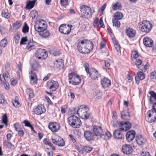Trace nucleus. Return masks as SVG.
Segmentation results:
<instances>
[{"label":"nucleus","mask_w":156,"mask_h":156,"mask_svg":"<svg viewBox=\"0 0 156 156\" xmlns=\"http://www.w3.org/2000/svg\"><path fill=\"white\" fill-rule=\"evenodd\" d=\"M83 151L87 153H90L93 149V148L90 146H83Z\"/></svg>","instance_id":"nucleus-46"},{"label":"nucleus","mask_w":156,"mask_h":156,"mask_svg":"<svg viewBox=\"0 0 156 156\" xmlns=\"http://www.w3.org/2000/svg\"><path fill=\"white\" fill-rule=\"evenodd\" d=\"M36 1L37 0H34L32 1H29L27 3L26 8L27 9H30L33 8Z\"/></svg>","instance_id":"nucleus-28"},{"label":"nucleus","mask_w":156,"mask_h":156,"mask_svg":"<svg viewBox=\"0 0 156 156\" xmlns=\"http://www.w3.org/2000/svg\"><path fill=\"white\" fill-rule=\"evenodd\" d=\"M122 150L123 153L126 154H130L133 151L132 146L128 144L123 145L122 146Z\"/></svg>","instance_id":"nucleus-14"},{"label":"nucleus","mask_w":156,"mask_h":156,"mask_svg":"<svg viewBox=\"0 0 156 156\" xmlns=\"http://www.w3.org/2000/svg\"><path fill=\"white\" fill-rule=\"evenodd\" d=\"M136 141L139 145H141L145 143L146 140L141 135H139L136 136Z\"/></svg>","instance_id":"nucleus-23"},{"label":"nucleus","mask_w":156,"mask_h":156,"mask_svg":"<svg viewBox=\"0 0 156 156\" xmlns=\"http://www.w3.org/2000/svg\"><path fill=\"white\" fill-rule=\"evenodd\" d=\"M141 156H151L149 152L142 151L140 154Z\"/></svg>","instance_id":"nucleus-64"},{"label":"nucleus","mask_w":156,"mask_h":156,"mask_svg":"<svg viewBox=\"0 0 156 156\" xmlns=\"http://www.w3.org/2000/svg\"><path fill=\"white\" fill-rule=\"evenodd\" d=\"M111 134L110 132L109 131H107L105 132V135L104 136H105L104 139L105 140H107L110 139L111 137Z\"/></svg>","instance_id":"nucleus-51"},{"label":"nucleus","mask_w":156,"mask_h":156,"mask_svg":"<svg viewBox=\"0 0 156 156\" xmlns=\"http://www.w3.org/2000/svg\"><path fill=\"white\" fill-rule=\"evenodd\" d=\"M50 33L48 30L45 29L39 33L40 35L42 37L46 38L50 35Z\"/></svg>","instance_id":"nucleus-33"},{"label":"nucleus","mask_w":156,"mask_h":156,"mask_svg":"<svg viewBox=\"0 0 156 156\" xmlns=\"http://www.w3.org/2000/svg\"><path fill=\"white\" fill-rule=\"evenodd\" d=\"M35 55L38 59H43L47 57L48 53L45 50L40 48L36 51Z\"/></svg>","instance_id":"nucleus-11"},{"label":"nucleus","mask_w":156,"mask_h":156,"mask_svg":"<svg viewBox=\"0 0 156 156\" xmlns=\"http://www.w3.org/2000/svg\"><path fill=\"white\" fill-rule=\"evenodd\" d=\"M133 58L136 59L139 56L138 52L136 51H134L133 52Z\"/></svg>","instance_id":"nucleus-63"},{"label":"nucleus","mask_w":156,"mask_h":156,"mask_svg":"<svg viewBox=\"0 0 156 156\" xmlns=\"http://www.w3.org/2000/svg\"><path fill=\"white\" fill-rule=\"evenodd\" d=\"M84 136L87 140L90 141L93 139L94 134L89 130H86L84 132Z\"/></svg>","instance_id":"nucleus-18"},{"label":"nucleus","mask_w":156,"mask_h":156,"mask_svg":"<svg viewBox=\"0 0 156 156\" xmlns=\"http://www.w3.org/2000/svg\"><path fill=\"white\" fill-rule=\"evenodd\" d=\"M2 123H4L6 126L7 125L8 120L6 114H4L2 118Z\"/></svg>","instance_id":"nucleus-48"},{"label":"nucleus","mask_w":156,"mask_h":156,"mask_svg":"<svg viewBox=\"0 0 156 156\" xmlns=\"http://www.w3.org/2000/svg\"><path fill=\"white\" fill-rule=\"evenodd\" d=\"M36 23L42 27H45V29H46L47 26L46 22L44 20L40 19L37 20Z\"/></svg>","instance_id":"nucleus-31"},{"label":"nucleus","mask_w":156,"mask_h":156,"mask_svg":"<svg viewBox=\"0 0 156 156\" xmlns=\"http://www.w3.org/2000/svg\"><path fill=\"white\" fill-rule=\"evenodd\" d=\"M68 79L69 83L73 85L79 84L81 82V80L80 76L74 73H71L68 74Z\"/></svg>","instance_id":"nucleus-7"},{"label":"nucleus","mask_w":156,"mask_h":156,"mask_svg":"<svg viewBox=\"0 0 156 156\" xmlns=\"http://www.w3.org/2000/svg\"><path fill=\"white\" fill-rule=\"evenodd\" d=\"M46 111V109L44 105H38L35 109H34L33 112L37 115H41Z\"/></svg>","instance_id":"nucleus-15"},{"label":"nucleus","mask_w":156,"mask_h":156,"mask_svg":"<svg viewBox=\"0 0 156 156\" xmlns=\"http://www.w3.org/2000/svg\"><path fill=\"white\" fill-rule=\"evenodd\" d=\"M116 50L118 52H120V46L119 44L117 41H115L114 42Z\"/></svg>","instance_id":"nucleus-52"},{"label":"nucleus","mask_w":156,"mask_h":156,"mask_svg":"<svg viewBox=\"0 0 156 156\" xmlns=\"http://www.w3.org/2000/svg\"><path fill=\"white\" fill-rule=\"evenodd\" d=\"M80 17L86 19L90 18L92 13L91 8L86 5H83L80 7Z\"/></svg>","instance_id":"nucleus-2"},{"label":"nucleus","mask_w":156,"mask_h":156,"mask_svg":"<svg viewBox=\"0 0 156 156\" xmlns=\"http://www.w3.org/2000/svg\"><path fill=\"white\" fill-rule=\"evenodd\" d=\"M84 66L86 72L89 74V77L92 80H95L99 76L98 71L94 68L89 69V65L87 62L85 63Z\"/></svg>","instance_id":"nucleus-3"},{"label":"nucleus","mask_w":156,"mask_h":156,"mask_svg":"<svg viewBox=\"0 0 156 156\" xmlns=\"http://www.w3.org/2000/svg\"><path fill=\"white\" fill-rule=\"evenodd\" d=\"M156 73V71L154 70L151 73V79H156V76L155 74Z\"/></svg>","instance_id":"nucleus-60"},{"label":"nucleus","mask_w":156,"mask_h":156,"mask_svg":"<svg viewBox=\"0 0 156 156\" xmlns=\"http://www.w3.org/2000/svg\"><path fill=\"white\" fill-rule=\"evenodd\" d=\"M101 85L104 88L108 87L111 85V81L108 79L104 78L101 80Z\"/></svg>","instance_id":"nucleus-19"},{"label":"nucleus","mask_w":156,"mask_h":156,"mask_svg":"<svg viewBox=\"0 0 156 156\" xmlns=\"http://www.w3.org/2000/svg\"><path fill=\"white\" fill-rule=\"evenodd\" d=\"M112 8L113 10H116L121 9L122 6L120 2H117L114 4H112Z\"/></svg>","instance_id":"nucleus-30"},{"label":"nucleus","mask_w":156,"mask_h":156,"mask_svg":"<svg viewBox=\"0 0 156 156\" xmlns=\"http://www.w3.org/2000/svg\"><path fill=\"white\" fill-rule=\"evenodd\" d=\"M121 130L119 129L115 130L113 133L114 138L118 139H122L124 138V135L121 132Z\"/></svg>","instance_id":"nucleus-22"},{"label":"nucleus","mask_w":156,"mask_h":156,"mask_svg":"<svg viewBox=\"0 0 156 156\" xmlns=\"http://www.w3.org/2000/svg\"><path fill=\"white\" fill-rule=\"evenodd\" d=\"M94 96L95 99H99L102 97V94L100 90H97L94 93Z\"/></svg>","instance_id":"nucleus-35"},{"label":"nucleus","mask_w":156,"mask_h":156,"mask_svg":"<svg viewBox=\"0 0 156 156\" xmlns=\"http://www.w3.org/2000/svg\"><path fill=\"white\" fill-rule=\"evenodd\" d=\"M29 27L28 26L27 23L25 22L24 23V26L22 29V32L24 33H27L29 31Z\"/></svg>","instance_id":"nucleus-45"},{"label":"nucleus","mask_w":156,"mask_h":156,"mask_svg":"<svg viewBox=\"0 0 156 156\" xmlns=\"http://www.w3.org/2000/svg\"><path fill=\"white\" fill-rule=\"evenodd\" d=\"M48 127L49 129L53 133L57 132L60 129V124L57 122H50Z\"/></svg>","instance_id":"nucleus-13"},{"label":"nucleus","mask_w":156,"mask_h":156,"mask_svg":"<svg viewBox=\"0 0 156 156\" xmlns=\"http://www.w3.org/2000/svg\"><path fill=\"white\" fill-rule=\"evenodd\" d=\"M30 79V83L32 84H36L37 83V76L34 71L32 70L31 73H29Z\"/></svg>","instance_id":"nucleus-17"},{"label":"nucleus","mask_w":156,"mask_h":156,"mask_svg":"<svg viewBox=\"0 0 156 156\" xmlns=\"http://www.w3.org/2000/svg\"><path fill=\"white\" fill-rule=\"evenodd\" d=\"M147 64H148V63L144 66L142 65V66H141L140 69L143 72H145L148 69V65Z\"/></svg>","instance_id":"nucleus-53"},{"label":"nucleus","mask_w":156,"mask_h":156,"mask_svg":"<svg viewBox=\"0 0 156 156\" xmlns=\"http://www.w3.org/2000/svg\"><path fill=\"white\" fill-rule=\"evenodd\" d=\"M60 3L61 5L63 6L68 5L69 4L68 0H61Z\"/></svg>","instance_id":"nucleus-56"},{"label":"nucleus","mask_w":156,"mask_h":156,"mask_svg":"<svg viewBox=\"0 0 156 156\" xmlns=\"http://www.w3.org/2000/svg\"><path fill=\"white\" fill-rule=\"evenodd\" d=\"M98 21V18H96L94 21L93 25L94 27L95 28H97L99 26Z\"/></svg>","instance_id":"nucleus-58"},{"label":"nucleus","mask_w":156,"mask_h":156,"mask_svg":"<svg viewBox=\"0 0 156 156\" xmlns=\"http://www.w3.org/2000/svg\"><path fill=\"white\" fill-rule=\"evenodd\" d=\"M85 41L84 44H80V48L84 47V48L82 50V53L83 54H88L91 51L93 48V42L87 40H84Z\"/></svg>","instance_id":"nucleus-5"},{"label":"nucleus","mask_w":156,"mask_h":156,"mask_svg":"<svg viewBox=\"0 0 156 156\" xmlns=\"http://www.w3.org/2000/svg\"><path fill=\"white\" fill-rule=\"evenodd\" d=\"M139 27L142 32L147 34L151 30L152 25L148 21L143 20L139 25Z\"/></svg>","instance_id":"nucleus-6"},{"label":"nucleus","mask_w":156,"mask_h":156,"mask_svg":"<svg viewBox=\"0 0 156 156\" xmlns=\"http://www.w3.org/2000/svg\"><path fill=\"white\" fill-rule=\"evenodd\" d=\"M34 47V45L32 41H29L27 44V45L26 46L27 49H29L31 48Z\"/></svg>","instance_id":"nucleus-54"},{"label":"nucleus","mask_w":156,"mask_h":156,"mask_svg":"<svg viewBox=\"0 0 156 156\" xmlns=\"http://www.w3.org/2000/svg\"><path fill=\"white\" fill-rule=\"evenodd\" d=\"M69 124L73 128H79L81 125V122L80 119L74 115L69 117L68 119Z\"/></svg>","instance_id":"nucleus-4"},{"label":"nucleus","mask_w":156,"mask_h":156,"mask_svg":"<svg viewBox=\"0 0 156 156\" xmlns=\"http://www.w3.org/2000/svg\"><path fill=\"white\" fill-rule=\"evenodd\" d=\"M111 60L109 59L105 60L104 63L105 67L109 69V67L111 65Z\"/></svg>","instance_id":"nucleus-49"},{"label":"nucleus","mask_w":156,"mask_h":156,"mask_svg":"<svg viewBox=\"0 0 156 156\" xmlns=\"http://www.w3.org/2000/svg\"><path fill=\"white\" fill-rule=\"evenodd\" d=\"M121 116L122 118L125 120H129L130 116L129 112L124 110L121 112Z\"/></svg>","instance_id":"nucleus-25"},{"label":"nucleus","mask_w":156,"mask_h":156,"mask_svg":"<svg viewBox=\"0 0 156 156\" xmlns=\"http://www.w3.org/2000/svg\"><path fill=\"white\" fill-rule=\"evenodd\" d=\"M149 94L151 95V96L149 98V100L151 104H153L154 103L152 98L156 100V93L153 91H151L149 92Z\"/></svg>","instance_id":"nucleus-34"},{"label":"nucleus","mask_w":156,"mask_h":156,"mask_svg":"<svg viewBox=\"0 0 156 156\" xmlns=\"http://www.w3.org/2000/svg\"><path fill=\"white\" fill-rule=\"evenodd\" d=\"M118 125L120 127L119 129L123 131H125V129H126V128H127L129 127L128 126V127H126L125 122H119L118 123Z\"/></svg>","instance_id":"nucleus-37"},{"label":"nucleus","mask_w":156,"mask_h":156,"mask_svg":"<svg viewBox=\"0 0 156 156\" xmlns=\"http://www.w3.org/2000/svg\"><path fill=\"white\" fill-rule=\"evenodd\" d=\"M114 19L119 20L121 19L123 17V14L120 12H118L115 13L114 15Z\"/></svg>","instance_id":"nucleus-40"},{"label":"nucleus","mask_w":156,"mask_h":156,"mask_svg":"<svg viewBox=\"0 0 156 156\" xmlns=\"http://www.w3.org/2000/svg\"><path fill=\"white\" fill-rule=\"evenodd\" d=\"M112 22L113 26L117 27L118 28H119L120 27V23L119 20L115 19H112Z\"/></svg>","instance_id":"nucleus-43"},{"label":"nucleus","mask_w":156,"mask_h":156,"mask_svg":"<svg viewBox=\"0 0 156 156\" xmlns=\"http://www.w3.org/2000/svg\"><path fill=\"white\" fill-rule=\"evenodd\" d=\"M12 104L15 107H19L20 106V105L19 102L17 100H15L14 101H13Z\"/></svg>","instance_id":"nucleus-61"},{"label":"nucleus","mask_w":156,"mask_h":156,"mask_svg":"<svg viewBox=\"0 0 156 156\" xmlns=\"http://www.w3.org/2000/svg\"><path fill=\"white\" fill-rule=\"evenodd\" d=\"M3 145L4 147L7 148H11L12 147L15 148V145L12 144L10 142L6 140L4 141L3 142Z\"/></svg>","instance_id":"nucleus-27"},{"label":"nucleus","mask_w":156,"mask_h":156,"mask_svg":"<svg viewBox=\"0 0 156 156\" xmlns=\"http://www.w3.org/2000/svg\"><path fill=\"white\" fill-rule=\"evenodd\" d=\"M9 76V74L8 72H6V73H4L3 75V77L4 79V80H1L2 82H3V83H5V82H6V80L5 79V77L8 78Z\"/></svg>","instance_id":"nucleus-55"},{"label":"nucleus","mask_w":156,"mask_h":156,"mask_svg":"<svg viewBox=\"0 0 156 156\" xmlns=\"http://www.w3.org/2000/svg\"><path fill=\"white\" fill-rule=\"evenodd\" d=\"M30 16L32 17L33 20H36L38 17V13L35 11H32L30 12Z\"/></svg>","instance_id":"nucleus-39"},{"label":"nucleus","mask_w":156,"mask_h":156,"mask_svg":"<svg viewBox=\"0 0 156 156\" xmlns=\"http://www.w3.org/2000/svg\"><path fill=\"white\" fill-rule=\"evenodd\" d=\"M56 145L60 147H63L65 145V141L63 139L60 137H59L57 140Z\"/></svg>","instance_id":"nucleus-41"},{"label":"nucleus","mask_w":156,"mask_h":156,"mask_svg":"<svg viewBox=\"0 0 156 156\" xmlns=\"http://www.w3.org/2000/svg\"><path fill=\"white\" fill-rule=\"evenodd\" d=\"M71 113L75 114L76 113L82 119H87L90 118V113L89 112V109L86 105L81 106L77 111L74 108H71Z\"/></svg>","instance_id":"nucleus-1"},{"label":"nucleus","mask_w":156,"mask_h":156,"mask_svg":"<svg viewBox=\"0 0 156 156\" xmlns=\"http://www.w3.org/2000/svg\"><path fill=\"white\" fill-rule=\"evenodd\" d=\"M7 40L6 37L3 39L0 42L1 46L3 48L5 47L7 45Z\"/></svg>","instance_id":"nucleus-47"},{"label":"nucleus","mask_w":156,"mask_h":156,"mask_svg":"<svg viewBox=\"0 0 156 156\" xmlns=\"http://www.w3.org/2000/svg\"><path fill=\"white\" fill-rule=\"evenodd\" d=\"M26 91L29 96L28 99L30 101L31 98H33L34 97V92L32 89L30 88L27 89Z\"/></svg>","instance_id":"nucleus-29"},{"label":"nucleus","mask_w":156,"mask_h":156,"mask_svg":"<svg viewBox=\"0 0 156 156\" xmlns=\"http://www.w3.org/2000/svg\"><path fill=\"white\" fill-rule=\"evenodd\" d=\"M154 111L149 110L147 112V115L145 117V119L149 122H154L156 120V112Z\"/></svg>","instance_id":"nucleus-10"},{"label":"nucleus","mask_w":156,"mask_h":156,"mask_svg":"<svg viewBox=\"0 0 156 156\" xmlns=\"http://www.w3.org/2000/svg\"><path fill=\"white\" fill-rule=\"evenodd\" d=\"M2 16L6 19H8L11 16V14L8 12L7 10L4 9L2 11L1 14Z\"/></svg>","instance_id":"nucleus-26"},{"label":"nucleus","mask_w":156,"mask_h":156,"mask_svg":"<svg viewBox=\"0 0 156 156\" xmlns=\"http://www.w3.org/2000/svg\"><path fill=\"white\" fill-rule=\"evenodd\" d=\"M22 25V23L21 21H17L13 24V27L14 29L17 30L21 27Z\"/></svg>","instance_id":"nucleus-42"},{"label":"nucleus","mask_w":156,"mask_h":156,"mask_svg":"<svg viewBox=\"0 0 156 156\" xmlns=\"http://www.w3.org/2000/svg\"><path fill=\"white\" fill-rule=\"evenodd\" d=\"M31 66L32 69L34 70H37L40 67V65L39 62H34L31 64Z\"/></svg>","instance_id":"nucleus-32"},{"label":"nucleus","mask_w":156,"mask_h":156,"mask_svg":"<svg viewBox=\"0 0 156 156\" xmlns=\"http://www.w3.org/2000/svg\"><path fill=\"white\" fill-rule=\"evenodd\" d=\"M125 123L126 124V127L129 126L128 128H126V129H125V131H127V130H129L131 127V123L129 122L128 121L126 122H125Z\"/></svg>","instance_id":"nucleus-59"},{"label":"nucleus","mask_w":156,"mask_h":156,"mask_svg":"<svg viewBox=\"0 0 156 156\" xmlns=\"http://www.w3.org/2000/svg\"><path fill=\"white\" fill-rule=\"evenodd\" d=\"M46 86L51 91H54L58 88L59 84L57 81L51 80L47 82Z\"/></svg>","instance_id":"nucleus-8"},{"label":"nucleus","mask_w":156,"mask_h":156,"mask_svg":"<svg viewBox=\"0 0 156 156\" xmlns=\"http://www.w3.org/2000/svg\"><path fill=\"white\" fill-rule=\"evenodd\" d=\"M135 80L136 83L139 84L140 80H143L145 78V75L143 72H139L137 73L136 75L135 76Z\"/></svg>","instance_id":"nucleus-21"},{"label":"nucleus","mask_w":156,"mask_h":156,"mask_svg":"<svg viewBox=\"0 0 156 156\" xmlns=\"http://www.w3.org/2000/svg\"><path fill=\"white\" fill-rule=\"evenodd\" d=\"M27 37H22L20 42V45L24 44L25 42L27 41Z\"/></svg>","instance_id":"nucleus-57"},{"label":"nucleus","mask_w":156,"mask_h":156,"mask_svg":"<svg viewBox=\"0 0 156 156\" xmlns=\"http://www.w3.org/2000/svg\"><path fill=\"white\" fill-rule=\"evenodd\" d=\"M35 30L39 32L40 33L44 30H45V27H43L40 26L36 23L34 25Z\"/></svg>","instance_id":"nucleus-36"},{"label":"nucleus","mask_w":156,"mask_h":156,"mask_svg":"<svg viewBox=\"0 0 156 156\" xmlns=\"http://www.w3.org/2000/svg\"><path fill=\"white\" fill-rule=\"evenodd\" d=\"M72 27V26L71 25L63 24L60 26L59 30L62 34H68L70 33Z\"/></svg>","instance_id":"nucleus-9"},{"label":"nucleus","mask_w":156,"mask_h":156,"mask_svg":"<svg viewBox=\"0 0 156 156\" xmlns=\"http://www.w3.org/2000/svg\"><path fill=\"white\" fill-rule=\"evenodd\" d=\"M20 39V35L17 34L14 37L15 42L16 44H17L19 42V40Z\"/></svg>","instance_id":"nucleus-62"},{"label":"nucleus","mask_w":156,"mask_h":156,"mask_svg":"<svg viewBox=\"0 0 156 156\" xmlns=\"http://www.w3.org/2000/svg\"><path fill=\"white\" fill-rule=\"evenodd\" d=\"M93 132L94 133V136H97L98 138L102 137L104 136V134L101 127L99 126H94Z\"/></svg>","instance_id":"nucleus-12"},{"label":"nucleus","mask_w":156,"mask_h":156,"mask_svg":"<svg viewBox=\"0 0 156 156\" xmlns=\"http://www.w3.org/2000/svg\"><path fill=\"white\" fill-rule=\"evenodd\" d=\"M144 44L147 47H151L153 45V40L148 37H145L143 39Z\"/></svg>","instance_id":"nucleus-20"},{"label":"nucleus","mask_w":156,"mask_h":156,"mask_svg":"<svg viewBox=\"0 0 156 156\" xmlns=\"http://www.w3.org/2000/svg\"><path fill=\"white\" fill-rule=\"evenodd\" d=\"M85 41H84V40L80 41L79 42L77 45V48L78 51L82 53V50L83 49V48H84V47H83V48L81 47V48L80 49V44H84L85 43Z\"/></svg>","instance_id":"nucleus-50"},{"label":"nucleus","mask_w":156,"mask_h":156,"mask_svg":"<svg viewBox=\"0 0 156 156\" xmlns=\"http://www.w3.org/2000/svg\"><path fill=\"white\" fill-rule=\"evenodd\" d=\"M126 33L129 37H133L135 36L136 31L134 29L129 28L126 30Z\"/></svg>","instance_id":"nucleus-24"},{"label":"nucleus","mask_w":156,"mask_h":156,"mask_svg":"<svg viewBox=\"0 0 156 156\" xmlns=\"http://www.w3.org/2000/svg\"><path fill=\"white\" fill-rule=\"evenodd\" d=\"M136 134L135 132L133 130H131L127 132L126 135L127 141L129 142L134 139Z\"/></svg>","instance_id":"nucleus-16"},{"label":"nucleus","mask_w":156,"mask_h":156,"mask_svg":"<svg viewBox=\"0 0 156 156\" xmlns=\"http://www.w3.org/2000/svg\"><path fill=\"white\" fill-rule=\"evenodd\" d=\"M142 61L140 59H136L135 62V65L136 66L137 68L140 69L141 66H142Z\"/></svg>","instance_id":"nucleus-44"},{"label":"nucleus","mask_w":156,"mask_h":156,"mask_svg":"<svg viewBox=\"0 0 156 156\" xmlns=\"http://www.w3.org/2000/svg\"><path fill=\"white\" fill-rule=\"evenodd\" d=\"M57 67L59 68L63 65L64 61L62 59H57L55 63Z\"/></svg>","instance_id":"nucleus-38"}]
</instances>
